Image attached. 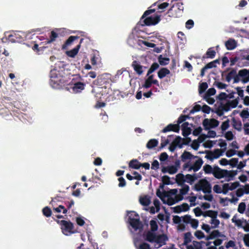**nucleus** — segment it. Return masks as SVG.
I'll return each instance as SVG.
<instances>
[{
    "mask_svg": "<svg viewBox=\"0 0 249 249\" xmlns=\"http://www.w3.org/2000/svg\"><path fill=\"white\" fill-rule=\"evenodd\" d=\"M232 124L233 127L239 131L242 130V122L240 120H237L234 118L232 119Z\"/></svg>",
    "mask_w": 249,
    "mask_h": 249,
    "instance_id": "obj_27",
    "label": "nucleus"
},
{
    "mask_svg": "<svg viewBox=\"0 0 249 249\" xmlns=\"http://www.w3.org/2000/svg\"><path fill=\"white\" fill-rule=\"evenodd\" d=\"M158 59H159V62L161 66H166V65H168L170 62V58L168 57H163L162 55H160L158 57Z\"/></svg>",
    "mask_w": 249,
    "mask_h": 249,
    "instance_id": "obj_33",
    "label": "nucleus"
},
{
    "mask_svg": "<svg viewBox=\"0 0 249 249\" xmlns=\"http://www.w3.org/2000/svg\"><path fill=\"white\" fill-rule=\"evenodd\" d=\"M60 226L62 231L65 235H68L74 233V231H73V224L71 221L61 220H60Z\"/></svg>",
    "mask_w": 249,
    "mask_h": 249,
    "instance_id": "obj_6",
    "label": "nucleus"
},
{
    "mask_svg": "<svg viewBox=\"0 0 249 249\" xmlns=\"http://www.w3.org/2000/svg\"><path fill=\"white\" fill-rule=\"evenodd\" d=\"M194 189L197 191H202L205 194L212 192V185L205 178L200 179L194 186Z\"/></svg>",
    "mask_w": 249,
    "mask_h": 249,
    "instance_id": "obj_2",
    "label": "nucleus"
},
{
    "mask_svg": "<svg viewBox=\"0 0 249 249\" xmlns=\"http://www.w3.org/2000/svg\"><path fill=\"white\" fill-rule=\"evenodd\" d=\"M180 158L182 161L185 162L187 160H190L192 159L198 158V156H194L187 151H184Z\"/></svg>",
    "mask_w": 249,
    "mask_h": 249,
    "instance_id": "obj_14",
    "label": "nucleus"
},
{
    "mask_svg": "<svg viewBox=\"0 0 249 249\" xmlns=\"http://www.w3.org/2000/svg\"><path fill=\"white\" fill-rule=\"evenodd\" d=\"M211 233L213 239H214V238L217 237H222L223 236V235L221 234L218 230H214Z\"/></svg>",
    "mask_w": 249,
    "mask_h": 249,
    "instance_id": "obj_62",
    "label": "nucleus"
},
{
    "mask_svg": "<svg viewBox=\"0 0 249 249\" xmlns=\"http://www.w3.org/2000/svg\"><path fill=\"white\" fill-rule=\"evenodd\" d=\"M134 246L136 249H151L150 245L145 242L139 244L138 241H135Z\"/></svg>",
    "mask_w": 249,
    "mask_h": 249,
    "instance_id": "obj_26",
    "label": "nucleus"
},
{
    "mask_svg": "<svg viewBox=\"0 0 249 249\" xmlns=\"http://www.w3.org/2000/svg\"><path fill=\"white\" fill-rule=\"evenodd\" d=\"M202 124L205 130H209L211 129V124L210 119L208 118L204 119L202 122Z\"/></svg>",
    "mask_w": 249,
    "mask_h": 249,
    "instance_id": "obj_46",
    "label": "nucleus"
},
{
    "mask_svg": "<svg viewBox=\"0 0 249 249\" xmlns=\"http://www.w3.org/2000/svg\"><path fill=\"white\" fill-rule=\"evenodd\" d=\"M216 90L214 88H211L208 89L205 95L206 96H211L214 95L215 94Z\"/></svg>",
    "mask_w": 249,
    "mask_h": 249,
    "instance_id": "obj_54",
    "label": "nucleus"
},
{
    "mask_svg": "<svg viewBox=\"0 0 249 249\" xmlns=\"http://www.w3.org/2000/svg\"><path fill=\"white\" fill-rule=\"evenodd\" d=\"M225 169H221L218 167L217 165H215L213 167V175L215 178H224V174Z\"/></svg>",
    "mask_w": 249,
    "mask_h": 249,
    "instance_id": "obj_10",
    "label": "nucleus"
},
{
    "mask_svg": "<svg viewBox=\"0 0 249 249\" xmlns=\"http://www.w3.org/2000/svg\"><path fill=\"white\" fill-rule=\"evenodd\" d=\"M208 86L206 82H203L200 84L199 87V94H201V93L204 92L206 89L208 88Z\"/></svg>",
    "mask_w": 249,
    "mask_h": 249,
    "instance_id": "obj_47",
    "label": "nucleus"
},
{
    "mask_svg": "<svg viewBox=\"0 0 249 249\" xmlns=\"http://www.w3.org/2000/svg\"><path fill=\"white\" fill-rule=\"evenodd\" d=\"M148 76V77L145 80L144 85H143V87L146 89L149 88L151 87L153 84V80L154 79L153 74H149Z\"/></svg>",
    "mask_w": 249,
    "mask_h": 249,
    "instance_id": "obj_28",
    "label": "nucleus"
},
{
    "mask_svg": "<svg viewBox=\"0 0 249 249\" xmlns=\"http://www.w3.org/2000/svg\"><path fill=\"white\" fill-rule=\"evenodd\" d=\"M156 11L155 9H150L145 11L140 19V22L143 19L142 26L156 25L160 21V16L156 15L154 17L149 16L150 14L154 13Z\"/></svg>",
    "mask_w": 249,
    "mask_h": 249,
    "instance_id": "obj_1",
    "label": "nucleus"
},
{
    "mask_svg": "<svg viewBox=\"0 0 249 249\" xmlns=\"http://www.w3.org/2000/svg\"><path fill=\"white\" fill-rule=\"evenodd\" d=\"M168 240L167 236L165 234L156 235L155 243L158 244H165V242Z\"/></svg>",
    "mask_w": 249,
    "mask_h": 249,
    "instance_id": "obj_19",
    "label": "nucleus"
},
{
    "mask_svg": "<svg viewBox=\"0 0 249 249\" xmlns=\"http://www.w3.org/2000/svg\"><path fill=\"white\" fill-rule=\"evenodd\" d=\"M173 8L178 9V13H182L184 10L183 4L181 2H177L172 5Z\"/></svg>",
    "mask_w": 249,
    "mask_h": 249,
    "instance_id": "obj_39",
    "label": "nucleus"
},
{
    "mask_svg": "<svg viewBox=\"0 0 249 249\" xmlns=\"http://www.w3.org/2000/svg\"><path fill=\"white\" fill-rule=\"evenodd\" d=\"M216 53L213 49V48L211 47L207 50L205 55H203L201 59L202 60L206 58H213L215 56Z\"/></svg>",
    "mask_w": 249,
    "mask_h": 249,
    "instance_id": "obj_18",
    "label": "nucleus"
},
{
    "mask_svg": "<svg viewBox=\"0 0 249 249\" xmlns=\"http://www.w3.org/2000/svg\"><path fill=\"white\" fill-rule=\"evenodd\" d=\"M59 37V34L55 31H52L49 35V38L46 41L47 44H50L53 42Z\"/></svg>",
    "mask_w": 249,
    "mask_h": 249,
    "instance_id": "obj_25",
    "label": "nucleus"
},
{
    "mask_svg": "<svg viewBox=\"0 0 249 249\" xmlns=\"http://www.w3.org/2000/svg\"><path fill=\"white\" fill-rule=\"evenodd\" d=\"M178 171V169L176 166L175 165H171L170 166H168V173L170 174H174L177 173Z\"/></svg>",
    "mask_w": 249,
    "mask_h": 249,
    "instance_id": "obj_61",
    "label": "nucleus"
},
{
    "mask_svg": "<svg viewBox=\"0 0 249 249\" xmlns=\"http://www.w3.org/2000/svg\"><path fill=\"white\" fill-rule=\"evenodd\" d=\"M180 130V126L178 124H169L165 127H164L162 130L161 132L163 133H166L169 131H174L175 132H179Z\"/></svg>",
    "mask_w": 249,
    "mask_h": 249,
    "instance_id": "obj_9",
    "label": "nucleus"
},
{
    "mask_svg": "<svg viewBox=\"0 0 249 249\" xmlns=\"http://www.w3.org/2000/svg\"><path fill=\"white\" fill-rule=\"evenodd\" d=\"M236 73V70L235 69H232L230 72L226 76V80L228 82H230L231 79L233 78L235 75Z\"/></svg>",
    "mask_w": 249,
    "mask_h": 249,
    "instance_id": "obj_41",
    "label": "nucleus"
},
{
    "mask_svg": "<svg viewBox=\"0 0 249 249\" xmlns=\"http://www.w3.org/2000/svg\"><path fill=\"white\" fill-rule=\"evenodd\" d=\"M111 79L109 74L105 73L98 76L96 80L93 81V84L100 86L101 88L106 89L109 85Z\"/></svg>",
    "mask_w": 249,
    "mask_h": 249,
    "instance_id": "obj_5",
    "label": "nucleus"
},
{
    "mask_svg": "<svg viewBox=\"0 0 249 249\" xmlns=\"http://www.w3.org/2000/svg\"><path fill=\"white\" fill-rule=\"evenodd\" d=\"M192 234L190 232H186L184 234V244L187 245L191 242Z\"/></svg>",
    "mask_w": 249,
    "mask_h": 249,
    "instance_id": "obj_42",
    "label": "nucleus"
},
{
    "mask_svg": "<svg viewBox=\"0 0 249 249\" xmlns=\"http://www.w3.org/2000/svg\"><path fill=\"white\" fill-rule=\"evenodd\" d=\"M230 190V184L229 183H225L222 186V193L224 194H227Z\"/></svg>",
    "mask_w": 249,
    "mask_h": 249,
    "instance_id": "obj_57",
    "label": "nucleus"
},
{
    "mask_svg": "<svg viewBox=\"0 0 249 249\" xmlns=\"http://www.w3.org/2000/svg\"><path fill=\"white\" fill-rule=\"evenodd\" d=\"M240 116L242 118H248L249 117V112L248 109L243 110L240 113Z\"/></svg>",
    "mask_w": 249,
    "mask_h": 249,
    "instance_id": "obj_64",
    "label": "nucleus"
},
{
    "mask_svg": "<svg viewBox=\"0 0 249 249\" xmlns=\"http://www.w3.org/2000/svg\"><path fill=\"white\" fill-rule=\"evenodd\" d=\"M86 84L81 82H78L74 84L72 87V91L74 93L80 92L84 89Z\"/></svg>",
    "mask_w": 249,
    "mask_h": 249,
    "instance_id": "obj_12",
    "label": "nucleus"
},
{
    "mask_svg": "<svg viewBox=\"0 0 249 249\" xmlns=\"http://www.w3.org/2000/svg\"><path fill=\"white\" fill-rule=\"evenodd\" d=\"M210 223L213 225L212 228H215L218 227L220 224V221L216 219V218H212Z\"/></svg>",
    "mask_w": 249,
    "mask_h": 249,
    "instance_id": "obj_51",
    "label": "nucleus"
},
{
    "mask_svg": "<svg viewBox=\"0 0 249 249\" xmlns=\"http://www.w3.org/2000/svg\"><path fill=\"white\" fill-rule=\"evenodd\" d=\"M42 213L43 215L47 217L51 216L52 213L51 209L48 206L43 208L42 209Z\"/></svg>",
    "mask_w": 249,
    "mask_h": 249,
    "instance_id": "obj_44",
    "label": "nucleus"
},
{
    "mask_svg": "<svg viewBox=\"0 0 249 249\" xmlns=\"http://www.w3.org/2000/svg\"><path fill=\"white\" fill-rule=\"evenodd\" d=\"M203 170L205 174H213V168L210 164H206L203 167Z\"/></svg>",
    "mask_w": 249,
    "mask_h": 249,
    "instance_id": "obj_45",
    "label": "nucleus"
},
{
    "mask_svg": "<svg viewBox=\"0 0 249 249\" xmlns=\"http://www.w3.org/2000/svg\"><path fill=\"white\" fill-rule=\"evenodd\" d=\"M198 178V177L196 174L193 175L187 174L185 176V182L192 185Z\"/></svg>",
    "mask_w": 249,
    "mask_h": 249,
    "instance_id": "obj_24",
    "label": "nucleus"
},
{
    "mask_svg": "<svg viewBox=\"0 0 249 249\" xmlns=\"http://www.w3.org/2000/svg\"><path fill=\"white\" fill-rule=\"evenodd\" d=\"M161 178L163 184L160 185V188H163L164 185H169L172 184L170 181V178L169 176L164 175Z\"/></svg>",
    "mask_w": 249,
    "mask_h": 249,
    "instance_id": "obj_35",
    "label": "nucleus"
},
{
    "mask_svg": "<svg viewBox=\"0 0 249 249\" xmlns=\"http://www.w3.org/2000/svg\"><path fill=\"white\" fill-rule=\"evenodd\" d=\"M229 127V120L225 121L221 125V128L223 131L226 130Z\"/></svg>",
    "mask_w": 249,
    "mask_h": 249,
    "instance_id": "obj_58",
    "label": "nucleus"
},
{
    "mask_svg": "<svg viewBox=\"0 0 249 249\" xmlns=\"http://www.w3.org/2000/svg\"><path fill=\"white\" fill-rule=\"evenodd\" d=\"M171 73L170 71L166 68H162L158 71V76L160 79Z\"/></svg>",
    "mask_w": 249,
    "mask_h": 249,
    "instance_id": "obj_22",
    "label": "nucleus"
},
{
    "mask_svg": "<svg viewBox=\"0 0 249 249\" xmlns=\"http://www.w3.org/2000/svg\"><path fill=\"white\" fill-rule=\"evenodd\" d=\"M79 38L78 36H71L65 41L64 44L62 45V48L63 49H66L67 47L71 45L74 40L78 39Z\"/></svg>",
    "mask_w": 249,
    "mask_h": 249,
    "instance_id": "obj_17",
    "label": "nucleus"
},
{
    "mask_svg": "<svg viewBox=\"0 0 249 249\" xmlns=\"http://www.w3.org/2000/svg\"><path fill=\"white\" fill-rule=\"evenodd\" d=\"M210 121L211 124V128H215L219 125L218 121L215 119H210Z\"/></svg>",
    "mask_w": 249,
    "mask_h": 249,
    "instance_id": "obj_56",
    "label": "nucleus"
},
{
    "mask_svg": "<svg viewBox=\"0 0 249 249\" xmlns=\"http://www.w3.org/2000/svg\"><path fill=\"white\" fill-rule=\"evenodd\" d=\"M119 181L118 186L119 187H124L126 185V181L122 177H120L118 178Z\"/></svg>",
    "mask_w": 249,
    "mask_h": 249,
    "instance_id": "obj_55",
    "label": "nucleus"
},
{
    "mask_svg": "<svg viewBox=\"0 0 249 249\" xmlns=\"http://www.w3.org/2000/svg\"><path fill=\"white\" fill-rule=\"evenodd\" d=\"M217 215V212L216 211L209 210L204 212L203 214L204 217H210L212 218H216Z\"/></svg>",
    "mask_w": 249,
    "mask_h": 249,
    "instance_id": "obj_34",
    "label": "nucleus"
},
{
    "mask_svg": "<svg viewBox=\"0 0 249 249\" xmlns=\"http://www.w3.org/2000/svg\"><path fill=\"white\" fill-rule=\"evenodd\" d=\"M140 203L143 206H148L150 204L151 201L149 197L144 196L140 199Z\"/></svg>",
    "mask_w": 249,
    "mask_h": 249,
    "instance_id": "obj_36",
    "label": "nucleus"
},
{
    "mask_svg": "<svg viewBox=\"0 0 249 249\" xmlns=\"http://www.w3.org/2000/svg\"><path fill=\"white\" fill-rule=\"evenodd\" d=\"M156 234L152 231H148L145 235V240L149 242H155Z\"/></svg>",
    "mask_w": 249,
    "mask_h": 249,
    "instance_id": "obj_20",
    "label": "nucleus"
},
{
    "mask_svg": "<svg viewBox=\"0 0 249 249\" xmlns=\"http://www.w3.org/2000/svg\"><path fill=\"white\" fill-rule=\"evenodd\" d=\"M205 153L206 154L205 158L213 160L214 159H217L219 158V155L214 156V154L211 151H205Z\"/></svg>",
    "mask_w": 249,
    "mask_h": 249,
    "instance_id": "obj_38",
    "label": "nucleus"
},
{
    "mask_svg": "<svg viewBox=\"0 0 249 249\" xmlns=\"http://www.w3.org/2000/svg\"><path fill=\"white\" fill-rule=\"evenodd\" d=\"M237 174V171L231 170L229 171L227 170H225L224 174V178H227V181H229V180H231L233 179V178L234 176H235Z\"/></svg>",
    "mask_w": 249,
    "mask_h": 249,
    "instance_id": "obj_16",
    "label": "nucleus"
},
{
    "mask_svg": "<svg viewBox=\"0 0 249 249\" xmlns=\"http://www.w3.org/2000/svg\"><path fill=\"white\" fill-rule=\"evenodd\" d=\"M189 118V116L187 115H181L178 118L177 121V124L179 125L180 124H182V122H184L185 120Z\"/></svg>",
    "mask_w": 249,
    "mask_h": 249,
    "instance_id": "obj_48",
    "label": "nucleus"
},
{
    "mask_svg": "<svg viewBox=\"0 0 249 249\" xmlns=\"http://www.w3.org/2000/svg\"><path fill=\"white\" fill-rule=\"evenodd\" d=\"M195 235L197 239H202L205 236L204 233L201 231H196L195 232Z\"/></svg>",
    "mask_w": 249,
    "mask_h": 249,
    "instance_id": "obj_63",
    "label": "nucleus"
},
{
    "mask_svg": "<svg viewBox=\"0 0 249 249\" xmlns=\"http://www.w3.org/2000/svg\"><path fill=\"white\" fill-rule=\"evenodd\" d=\"M201 109L202 110V111L203 112L206 113V114H209L211 110V108L210 107V106L205 104L202 106Z\"/></svg>",
    "mask_w": 249,
    "mask_h": 249,
    "instance_id": "obj_53",
    "label": "nucleus"
},
{
    "mask_svg": "<svg viewBox=\"0 0 249 249\" xmlns=\"http://www.w3.org/2000/svg\"><path fill=\"white\" fill-rule=\"evenodd\" d=\"M189 123L188 122H184L181 125L182 135L184 137H187L188 135L191 134V129L188 127Z\"/></svg>",
    "mask_w": 249,
    "mask_h": 249,
    "instance_id": "obj_15",
    "label": "nucleus"
},
{
    "mask_svg": "<svg viewBox=\"0 0 249 249\" xmlns=\"http://www.w3.org/2000/svg\"><path fill=\"white\" fill-rule=\"evenodd\" d=\"M150 225L151 228V231L153 232H155L158 230V225L157 222L155 220H151L150 221Z\"/></svg>",
    "mask_w": 249,
    "mask_h": 249,
    "instance_id": "obj_43",
    "label": "nucleus"
},
{
    "mask_svg": "<svg viewBox=\"0 0 249 249\" xmlns=\"http://www.w3.org/2000/svg\"><path fill=\"white\" fill-rule=\"evenodd\" d=\"M131 66L133 70L139 75L142 74L143 72V69H146L145 67L141 65L140 62L137 60H134L132 62Z\"/></svg>",
    "mask_w": 249,
    "mask_h": 249,
    "instance_id": "obj_7",
    "label": "nucleus"
},
{
    "mask_svg": "<svg viewBox=\"0 0 249 249\" xmlns=\"http://www.w3.org/2000/svg\"><path fill=\"white\" fill-rule=\"evenodd\" d=\"M239 98L238 97L234 100L229 101L231 107L232 108H234V107H236L239 103Z\"/></svg>",
    "mask_w": 249,
    "mask_h": 249,
    "instance_id": "obj_50",
    "label": "nucleus"
},
{
    "mask_svg": "<svg viewBox=\"0 0 249 249\" xmlns=\"http://www.w3.org/2000/svg\"><path fill=\"white\" fill-rule=\"evenodd\" d=\"M161 0H159L158 1L154 3L151 5V6L150 8H152L153 6H155V5H157L158 6V13H162L163 11H164L165 9L168 7V6L169 5V3L167 2H164L161 3H160L159 2Z\"/></svg>",
    "mask_w": 249,
    "mask_h": 249,
    "instance_id": "obj_8",
    "label": "nucleus"
},
{
    "mask_svg": "<svg viewBox=\"0 0 249 249\" xmlns=\"http://www.w3.org/2000/svg\"><path fill=\"white\" fill-rule=\"evenodd\" d=\"M197 159L198 160L193 164H191L190 160L185 163L183 165V169L184 170H187L188 172H191L193 170L194 172H196L199 171L203 163V161L202 159L199 157Z\"/></svg>",
    "mask_w": 249,
    "mask_h": 249,
    "instance_id": "obj_3",
    "label": "nucleus"
},
{
    "mask_svg": "<svg viewBox=\"0 0 249 249\" xmlns=\"http://www.w3.org/2000/svg\"><path fill=\"white\" fill-rule=\"evenodd\" d=\"M246 211V204L244 202H241L238 207V212L243 214Z\"/></svg>",
    "mask_w": 249,
    "mask_h": 249,
    "instance_id": "obj_49",
    "label": "nucleus"
},
{
    "mask_svg": "<svg viewBox=\"0 0 249 249\" xmlns=\"http://www.w3.org/2000/svg\"><path fill=\"white\" fill-rule=\"evenodd\" d=\"M159 68V64L157 62H154L152 64L151 67L148 70L146 75H149L154 71L158 69Z\"/></svg>",
    "mask_w": 249,
    "mask_h": 249,
    "instance_id": "obj_40",
    "label": "nucleus"
},
{
    "mask_svg": "<svg viewBox=\"0 0 249 249\" xmlns=\"http://www.w3.org/2000/svg\"><path fill=\"white\" fill-rule=\"evenodd\" d=\"M181 186H182V188L180 190V195L176 196L177 199V201L182 200L183 199V195H186L189 190V187L188 185L184 184Z\"/></svg>",
    "mask_w": 249,
    "mask_h": 249,
    "instance_id": "obj_11",
    "label": "nucleus"
},
{
    "mask_svg": "<svg viewBox=\"0 0 249 249\" xmlns=\"http://www.w3.org/2000/svg\"><path fill=\"white\" fill-rule=\"evenodd\" d=\"M141 162L137 159L131 160L129 161V167L134 169H139L140 168Z\"/></svg>",
    "mask_w": 249,
    "mask_h": 249,
    "instance_id": "obj_29",
    "label": "nucleus"
},
{
    "mask_svg": "<svg viewBox=\"0 0 249 249\" xmlns=\"http://www.w3.org/2000/svg\"><path fill=\"white\" fill-rule=\"evenodd\" d=\"M134 213L136 218L132 217V215L129 216L128 220L129 224L135 231H142L143 229L142 222L140 220L139 215L136 213L131 212Z\"/></svg>",
    "mask_w": 249,
    "mask_h": 249,
    "instance_id": "obj_4",
    "label": "nucleus"
},
{
    "mask_svg": "<svg viewBox=\"0 0 249 249\" xmlns=\"http://www.w3.org/2000/svg\"><path fill=\"white\" fill-rule=\"evenodd\" d=\"M228 50H233L237 46L236 41L233 39H229L225 43Z\"/></svg>",
    "mask_w": 249,
    "mask_h": 249,
    "instance_id": "obj_23",
    "label": "nucleus"
},
{
    "mask_svg": "<svg viewBox=\"0 0 249 249\" xmlns=\"http://www.w3.org/2000/svg\"><path fill=\"white\" fill-rule=\"evenodd\" d=\"M158 145V141L156 139H151L146 143V147L149 149H152Z\"/></svg>",
    "mask_w": 249,
    "mask_h": 249,
    "instance_id": "obj_32",
    "label": "nucleus"
},
{
    "mask_svg": "<svg viewBox=\"0 0 249 249\" xmlns=\"http://www.w3.org/2000/svg\"><path fill=\"white\" fill-rule=\"evenodd\" d=\"M238 162V159L232 158L229 161V164L232 167H235Z\"/></svg>",
    "mask_w": 249,
    "mask_h": 249,
    "instance_id": "obj_52",
    "label": "nucleus"
},
{
    "mask_svg": "<svg viewBox=\"0 0 249 249\" xmlns=\"http://www.w3.org/2000/svg\"><path fill=\"white\" fill-rule=\"evenodd\" d=\"M176 182L179 185L184 184V183L185 182V176L181 173L178 174L176 175Z\"/></svg>",
    "mask_w": 249,
    "mask_h": 249,
    "instance_id": "obj_30",
    "label": "nucleus"
},
{
    "mask_svg": "<svg viewBox=\"0 0 249 249\" xmlns=\"http://www.w3.org/2000/svg\"><path fill=\"white\" fill-rule=\"evenodd\" d=\"M80 48V45H77L75 47L67 52V55L71 57H74L78 53Z\"/></svg>",
    "mask_w": 249,
    "mask_h": 249,
    "instance_id": "obj_31",
    "label": "nucleus"
},
{
    "mask_svg": "<svg viewBox=\"0 0 249 249\" xmlns=\"http://www.w3.org/2000/svg\"><path fill=\"white\" fill-rule=\"evenodd\" d=\"M177 9L174 8L173 7H171L169 10L167 12V14L168 16L170 17L173 18H178L182 15V13H178Z\"/></svg>",
    "mask_w": 249,
    "mask_h": 249,
    "instance_id": "obj_21",
    "label": "nucleus"
},
{
    "mask_svg": "<svg viewBox=\"0 0 249 249\" xmlns=\"http://www.w3.org/2000/svg\"><path fill=\"white\" fill-rule=\"evenodd\" d=\"M214 85L219 89H225L227 87V85L220 82H215L214 83Z\"/></svg>",
    "mask_w": 249,
    "mask_h": 249,
    "instance_id": "obj_59",
    "label": "nucleus"
},
{
    "mask_svg": "<svg viewBox=\"0 0 249 249\" xmlns=\"http://www.w3.org/2000/svg\"><path fill=\"white\" fill-rule=\"evenodd\" d=\"M61 83V77L58 76L56 73H52L50 79V84L52 86L59 85Z\"/></svg>",
    "mask_w": 249,
    "mask_h": 249,
    "instance_id": "obj_13",
    "label": "nucleus"
},
{
    "mask_svg": "<svg viewBox=\"0 0 249 249\" xmlns=\"http://www.w3.org/2000/svg\"><path fill=\"white\" fill-rule=\"evenodd\" d=\"M173 143L175 144L177 146H178L179 148H181L183 147L182 139L180 136H176V138L173 141Z\"/></svg>",
    "mask_w": 249,
    "mask_h": 249,
    "instance_id": "obj_37",
    "label": "nucleus"
},
{
    "mask_svg": "<svg viewBox=\"0 0 249 249\" xmlns=\"http://www.w3.org/2000/svg\"><path fill=\"white\" fill-rule=\"evenodd\" d=\"M225 137L228 141H231L233 140L234 135L231 131H229L225 133Z\"/></svg>",
    "mask_w": 249,
    "mask_h": 249,
    "instance_id": "obj_60",
    "label": "nucleus"
}]
</instances>
